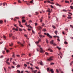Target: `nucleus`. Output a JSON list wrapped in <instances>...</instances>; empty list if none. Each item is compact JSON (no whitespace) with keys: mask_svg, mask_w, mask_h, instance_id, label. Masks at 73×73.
I'll return each mask as SVG.
<instances>
[{"mask_svg":"<svg viewBox=\"0 0 73 73\" xmlns=\"http://www.w3.org/2000/svg\"><path fill=\"white\" fill-rule=\"evenodd\" d=\"M62 11L63 12H67V11L65 9H63V10Z\"/></svg>","mask_w":73,"mask_h":73,"instance_id":"obj_19","label":"nucleus"},{"mask_svg":"<svg viewBox=\"0 0 73 73\" xmlns=\"http://www.w3.org/2000/svg\"><path fill=\"white\" fill-rule=\"evenodd\" d=\"M42 19H40V22H41V23H42Z\"/></svg>","mask_w":73,"mask_h":73,"instance_id":"obj_25","label":"nucleus"},{"mask_svg":"<svg viewBox=\"0 0 73 73\" xmlns=\"http://www.w3.org/2000/svg\"><path fill=\"white\" fill-rule=\"evenodd\" d=\"M3 6H5V4L4 3H3Z\"/></svg>","mask_w":73,"mask_h":73,"instance_id":"obj_64","label":"nucleus"},{"mask_svg":"<svg viewBox=\"0 0 73 73\" xmlns=\"http://www.w3.org/2000/svg\"><path fill=\"white\" fill-rule=\"evenodd\" d=\"M19 31H22L23 30L21 29H19Z\"/></svg>","mask_w":73,"mask_h":73,"instance_id":"obj_29","label":"nucleus"},{"mask_svg":"<svg viewBox=\"0 0 73 73\" xmlns=\"http://www.w3.org/2000/svg\"><path fill=\"white\" fill-rule=\"evenodd\" d=\"M59 71L60 72H61H61H62V71L60 69Z\"/></svg>","mask_w":73,"mask_h":73,"instance_id":"obj_56","label":"nucleus"},{"mask_svg":"<svg viewBox=\"0 0 73 73\" xmlns=\"http://www.w3.org/2000/svg\"><path fill=\"white\" fill-rule=\"evenodd\" d=\"M70 7L71 9H73V6H71Z\"/></svg>","mask_w":73,"mask_h":73,"instance_id":"obj_33","label":"nucleus"},{"mask_svg":"<svg viewBox=\"0 0 73 73\" xmlns=\"http://www.w3.org/2000/svg\"><path fill=\"white\" fill-rule=\"evenodd\" d=\"M56 5H57V6H58L59 5V4L57 3L55 4Z\"/></svg>","mask_w":73,"mask_h":73,"instance_id":"obj_52","label":"nucleus"},{"mask_svg":"<svg viewBox=\"0 0 73 73\" xmlns=\"http://www.w3.org/2000/svg\"><path fill=\"white\" fill-rule=\"evenodd\" d=\"M9 58L7 59V60H6L5 61V62H8V61H9Z\"/></svg>","mask_w":73,"mask_h":73,"instance_id":"obj_38","label":"nucleus"},{"mask_svg":"<svg viewBox=\"0 0 73 73\" xmlns=\"http://www.w3.org/2000/svg\"><path fill=\"white\" fill-rule=\"evenodd\" d=\"M25 54H21V57H23V56H25Z\"/></svg>","mask_w":73,"mask_h":73,"instance_id":"obj_20","label":"nucleus"},{"mask_svg":"<svg viewBox=\"0 0 73 73\" xmlns=\"http://www.w3.org/2000/svg\"><path fill=\"white\" fill-rule=\"evenodd\" d=\"M36 50L37 52H39V50H38V48L36 49Z\"/></svg>","mask_w":73,"mask_h":73,"instance_id":"obj_55","label":"nucleus"},{"mask_svg":"<svg viewBox=\"0 0 73 73\" xmlns=\"http://www.w3.org/2000/svg\"><path fill=\"white\" fill-rule=\"evenodd\" d=\"M64 44H67V42L66 41L65 42Z\"/></svg>","mask_w":73,"mask_h":73,"instance_id":"obj_59","label":"nucleus"},{"mask_svg":"<svg viewBox=\"0 0 73 73\" xmlns=\"http://www.w3.org/2000/svg\"><path fill=\"white\" fill-rule=\"evenodd\" d=\"M68 19H71V18H72V17H67Z\"/></svg>","mask_w":73,"mask_h":73,"instance_id":"obj_30","label":"nucleus"},{"mask_svg":"<svg viewBox=\"0 0 73 73\" xmlns=\"http://www.w3.org/2000/svg\"><path fill=\"white\" fill-rule=\"evenodd\" d=\"M35 15H38V12H36Z\"/></svg>","mask_w":73,"mask_h":73,"instance_id":"obj_17","label":"nucleus"},{"mask_svg":"<svg viewBox=\"0 0 73 73\" xmlns=\"http://www.w3.org/2000/svg\"><path fill=\"white\" fill-rule=\"evenodd\" d=\"M52 28H54V29H55V28H56L55 27V26H53V25L52 26Z\"/></svg>","mask_w":73,"mask_h":73,"instance_id":"obj_36","label":"nucleus"},{"mask_svg":"<svg viewBox=\"0 0 73 73\" xmlns=\"http://www.w3.org/2000/svg\"><path fill=\"white\" fill-rule=\"evenodd\" d=\"M39 37H40V38H43V37H45V36H43L42 35H40Z\"/></svg>","mask_w":73,"mask_h":73,"instance_id":"obj_8","label":"nucleus"},{"mask_svg":"<svg viewBox=\"0 0 73 73\" xmlns=\"http://www.w3.org/2000/svg\"><path fill=\"white\" fill-rule=\"evenodd\" d=\"M56 71L58 73H59V72L58 70L56 69Z\"/></svg>","mask_w":73,"mask_h":73,"instance_id":"obj_46","label":"nucleus"},{"mask_svg":"<svg viewBox=\"0 0 73 73\" xmlns=\"http://www.w3.org/2000/svg\"><path fill=\"white\" fill-rule=\"evenodd\" d=\"M9 45L10 46H13V43H11V44H9Z\"/></svg>","mask_w":73,"mask_h":73,"instance_id":"obj_21","label":"nucleus"},{"mask_svg":"<svg viewBox=\"0 0 73 73\" xmlns=\"http://www.w3.org/2000/svg\"><path fill=\"white\" fill-rule=\"evenodd\" d=\"M48 50H50V52H53V50H52L50 48H48Z\"/></svg>","mask_w":73,"mask_h":73,"instance_id":"obj_10","label":"nucleus"},{"mask_svg":"<svg viewBox=\"0 0 73 73\" xmlns=\"http://www.w3.org/2000/svg\"><path fill=\"white\" fill-rule=\"evenodd\" d=\"M46 29H44L43 30H42V31H43V32H45V31H46Z\"/></svg>","mask_w":73,"mask_h":73,"instance_id":"obj_40","label":"nucleus"},{"mask_svg":"<svg viewBox=\"0 0 73 73\" xmlns=\"http://www.w3.org/2000/svg\"><path fill=\"white\" fill-rule=\"evenodd\" d=\"M29 17H31V16H32V15H29Z\"/></svg>","mask_w":73,"mask_h":73,"instance_id":"obj_57","label":"nucleus"},{"mask_svg":"<svg viewBox=\"0 0 73 73\" xmlns=\"http://www.w3.org/2000/svg\"><path fill=\"white\" fill-rule=\"evenodd\" d=\"M50 43L51 44H53V45H54V46H56V44L53 42V40H52L50 42Z\"/></svg>","mask_w":73,"mask_h":73,"instance_id":"obj_3","label":"nucleus"},{"mask_svg":"<svg viewBox=\"0 0 73 73\" xmlns=\"http://www.w3.org/2000/svg\"><path fill=\"white\" fill-rule=\"evenodd\" d=\"M30 3H33V1H30Z\"/></svg>","mask_w":73,"mask_h":73,"instance_id":"obj_51","label":"nucleus"},{"mask_svg":"<svg viewBox=\"0 0 73 73\" xmlns=\"http://www.w3.org/2000/svg\"><path fill=\"white\" fill-rule=\"evenodd\" d=\"M27 5H30V4L28 3H27Z\"/></svg>","mask_w":73,"mask_h":73,"instance_id":"obj_48","label":"nucleus"},{"mask_svg":"<svg viewBox=\"0 0 73 73\" xmlns=\"http://www.w3.org/2000/svg\"><path fill=\"white\" fill-rule=\"evenodd\" d=\"M42 27H44V25H45V24H44V23H42Z\"/></svg>","mask_w":73,"mask_h":73,"instance_id":"obj_18","label":"nucleus"},{"mask_svg":"<svg viewBox=\"0 0 73 73\" xmlns=\"http://www.w3.org/2000/svg\"><path fill=\"white\" fill-rule=\"evenodd\" d=\"M20 65L18 64L17 65V68H20Z\"/></svg>","mask_w":73,"mask_h":73,"instance_id":"obj_13","label":"nucleus"},{"mask_svg":"<svg viewBox=\"0 0 73 73\" xmlns=\"http://www.w3.org/2000/svg\"><path fill=\"white\" fill-rule=\"evenodd\" d=\"M13 64H14V65H16V63H15V62L14 61H13Z\"/></svg>","mask_w":73,"mask_h":73,"instance_id":"obj_14","label":"nucleus"},{"mask_svg":"<svg viewBox=\"0 0 73 73\" xmlns=\"http://www.w3.org/2000/svg\"><path fill=\"white\" fill-rule=\"evenodd\" d=\"M30 69L31 70L32 72H33V68H30Z\"/></svg>","mask_w":73,"mask_h":73,"instance_id":"obj_28","label":"nucleus"},{"mask_svg":"<svg viewBox=\"0 0 73 73\" xmlns=\"http://www.w3.org/2000/svg\"><path fill=\"white\" fill-rule=\"evenodd\" d=\"M3 23V21L1 20L0 21V24H2Z\"/></svg>","mask_w":73,"mask_h":73,"instance_id":"obj_39","label":"nucleus"},{"mask_svg":"<svg viewBox=\"0 0 73 73\" xmlns=\"http://www.w3.org/2000/svg\"><path fill=\"white\" fill-rule=\"evenodd\" d=\"M50 7L51 8H54L53 6H52V5H50Z\"/></svg>","mask_w":73,"mask_h":73,"instance_id":"obj_45","label":"nucleus"},{"mask_svg":"<svg viewBox=\"0 0 73 73\" xmlns=\"http://www.w3.org/2000/svg\"><path fill=\"white\" fill-rule=\"evenodd\" d=\"M39 63L41 65H44L43 62H42L41 61H40L39 62Z\"/></svg>","mask_w":73,"mask_h":73,"instance_id":"obj_7","label":"nucleus"},{"mask_svg":"<svg viewBox=\"0 0 73 73\" xmlns=\"http://www.w3.org/2000/svg\"><path fill=\"white\" fill-rule=\"evenodd\" d=\"M18 22L19 23V24H21V22L20 21H19Z\"/></svg>","mask_w":73,"mask_h":73,"instance_id":"obj_44","label":"nucleus"},{"mask_svg":"<svg viewBox=\"0 0 73 73\" xmlns=\"http://www.w3.org/2000/svg\"><path fill=\"white\" fill-rule=\"evenodd\" d=\"M46 42L47 43V44H48V43H49V42H48V40H47V39H46Z\"/></svg>","mask_w":73,"mask_h":73,"instance_id":"obj_26","label":"nucleus"},{"mask_svg":"<svg viewBox=\"0 0 73 73\" xmlns=\"http://www.w3.org/2000/svg\"><path fill=\"white\" fill-rule=\"evenodd\" d=\"M4 70H5V71H6V72L7 71V69H5V68H4Z\"/></svg>","mask_w":73,"mask_h":73,"instance_id":"obj_53","label":"nucleus"},{"mask_svg":"<svg viewBox=\"0 0 73 73\" xmlns=\"http://www.w3.org/2000/svg\"><path fill=\"white\" fill-rule=\"evenodd\" d=\"M18 44L21 45V46H24V45L19 42H18Z\"/></svg>","mask_w":73,"mask_h":73,"instance_id":"obj_6","label":"nucleus"},{"mask_svg":"<svg viewBox=\"0 0 73 73\" xmlns=\"http://www.w3.org/2000/svg\"><path fill=\"white\" fill-rule=\"evenodd\" d=\"M47 12H48L49 13H50V9L49 8H48V9Z\"/></svg>","mask_w":73,"mask_h":73,"instance_id":"obj_11","label":"nucleus"},{"mask_svg":"<svg viewBox=\"0 0 73 73\" xmlns=\"http://www.w3.org/2000/svg\"><path fill=\"white\" fill-rule=\"evenodd\" d=\"M25 20H23L22 21V23H24V22H25Z\"/></svg>","mask_w":73,"mask_h":73,"instance_id":"obj_22","label":"nucleus"},{"mask_svg":"<svg viewBox=\"0 0 73 73\" xmlns=\"http://www.w3.org/2000/svg\"><path fill=\"white\" fill-rule=\"evenodd\" d=\"M41 41V39H39L38 41L36 42H35L36 44H38L39 43V42Z\"/></svg>","mask_w":73,"mask_h":73,"instance_id":"obj_9","label":"nucleus"},{"mask_svg":"<svg viewBox=\"0 0 73 73\" xmlns=\"http://www.w3.org/2000/svg\"><path fill=\"white\" fill-rule=\"evenodd\" d=\"M38 28L39 29H41V27L40 26H39L38 27Z\"/></svg>","mask_w":73,"mask_h":73,"instance_id":"obj_49","label":"nucleus"},{"mask_svg":"<svg viewBox=\"0 0 73 73\" xmlns=\"http://www.w3.org/2000/svg\"><path fill=\"white\" fill-rule=\"evenodd\" d=\"M29 23H32V21L31 20H30L29 21Z\"/></svg>","mask_w":73,"mask_h":73,"instance_id":"obj_43","label":"nucleus"},{"mask_svg":"<svg viewBox=\"0 0 73 73\" xmlns=\"http://www.w3.org/2000/svg\"><path fill=\"white\" fill-rule=\"evenodd\" d=\"M47 3H50V1H47Z\"/></svg>","mask_w":73,"mask_h":73,"instance_id":"obj_63","label":"nucleus"},{"mask_svg":"<svg viewBox=\"0 0 73 73\" xmlns=\"http://www.w3.org/2000/svg\"><path fill=\"white\" fill-rule=\"evenodd\" d=\"M24 66H25V67H26V68H27V65L26 64H24Z\"/></svg>","mask_w":73,"mask_h":73,"instance_id":"obj_23","label":"nucleus"},{"mask_svg":"<svg viewBox=\"0 0 73 73\" xmlns=\"http://www.w3.org/2000/svg\"><path fill=\"white\" fill-rule=\"evenodd\" d=\"M26 64H29V62H26Z\"/></svg>","mask_w":73,"mask_h":73,"instance_id":"obj_61","label":"nucleus"},{"mask_svg":"<svg viewBox=\"0 0 73 73\" xmlns=\"http://www.w3.org/2000/svg\"><path fill=\"white\" fill-rule=\"evenodd\" d=\"M25 72H27V73H30V72H28V71H26Z\"/></svg>","mask_w":73,"mask_h":73,"instance_id":"obj_47","label":"nucleus"},{"mask_svg":"<svg viewBox=\"0 0 73 73\" xmlns=\"http://www.w3.org/2000/svg\"><path fill=\"white\" fill-rule=\"evenodd\" d=\"M46 35L48 36V37H49V38H52V37L48 33H47Z\"/></svg>","mask_w":73,"mask_h":73,"instance_id":"obj_5","label":"nucleus"},{"mask_svg":"<svg viewBox=\"0 0 73 73\" xmlns=\"http://www.w3.org/2000/svg\"><path fill=\"white\" fill-rule=\"evenodd\" d=\"M51 4H54V3L53 2H50V3Z\"/></svg>","mask_w":73,"mask_h":73,"instance_id":"obj_54","label":"nucleus"},{"mask_svg":"<svg viewBox=\"0 0 73 73\" xmlns=\"http://www.w3.org/2000/svg\"><path fill=\"white\" fill-rule=\"evenodd\" d=\"M38 47L40 48V53H43L44 52V50H42V48H41V46H38Z\"/></svg>","mask_w":73,"mask_h":73,"instance_id":"obj_2","label":"nucleus"},{"mask_svg":"<svg viewBox=\"0 0 73 73\" xmlns=\"http://www.w3.org/2000/svg\"><path fill=\"white\" fill-rule=\"evenodd\" d=\"M32 31L33 33H35V32L33 31V30L32 29Z\"/></svg>","mask_w":73,"mask_h":73,"instance_id":"obj_42","label":"nucleus"},{"mask_svg":"<svg viewBox=\"0 0 73 73\" xmlns=\"http://www.w3.org/2000/svg\"><path fill=\"white\" fill-rule=\"evenodd\" d=\"M12 36V34H9V37H11Z\"/></svg>","mask_w":73,"mask_h":73,"instance_id":"obj_31","label":"nucleus"},{"mask_svg":"<svg viewBox=\"0 0 73 73\" xmlns=\"http://www.w3.org/2000/svg\"><path fill=\"white\" fill-rule=\"evenodd\" d=\"M6 63L7 64V65H10V63L8 62H6Z\"/></svg>","mask_w":73,"mask_h":73,"instance_id":"obj_12","label":"nucleus"},{"mask_svg":"<svg viewBox=\"0 0 73 73\" xmlns=\"http://www.w3.org/2000/svg\"><path fill=\"white\" fill-rule=\"evenodd\" d=\"M53 56L50 57V58L47 60H48V61H50L53 60Z\"/></svg>","mask_w":73,"mask_h":73,"instance_id":"obj_4","label":"nucleus"},{"mask_svg":"<svg viewBox=\"0 0 73 73\" xmlns=\"http://www.w3.org/2000/svg\"><path fill=\"white\" fill-rule=\"evenodd\" d=\"M47 71L48 72H50V71L51 73H54V71L53 70V69H51L50 68H47Z\"/></svg>","mask_w":73,"mask_h":73,"instance_id":"obj_1","label":"nucleus"},{"mask_svg":"<svg viewBox=\"0 0 73 73\" xmlns=\"http://www.w3.org/2000/svg\"><path fill=\"white\" fill-rule=\"evenodd\" d=\"M57 40L58 41H60V39L59 38H58L57 39Z\"/></svg>","mask_w":73,"mask_h":73,"instance_id":"obj_58","label":"nucleus"},{"mask_svg":"<svg viewBox=\"0 0 73 73\" xmlns=\"http://www.w3.org/2000/svg\"><path fill=\"white\" fill-rule=\"evenodd\" d=\"M15 19H19V17H15Z\"/></svg>","mask_w":73,"mask_h":73,"instance_id":"obj_50","label":"nucleus"},{"mask_svg":"<svg viewBox=\"0 0 73 73\" xmlns=\"http://www.w3.org/2000/svg\"><path fill=\"white\" fill-rule=\"evenodd\" d=\"M12 57H14V58H15V54H14V53H13V54L12 55Z\"/></svg>","mask_w":73,"mask_h":73,"instance_id":"obj_16","label":"nucleus"},{"mask_svg":"<svg viewBox=\"0 0 73 73\" xmlns=\"http://www.w3.org/2000/svg\"><path fill=\"white\" fill-rule=\"evenodd\" d=\"M54 63H50L51 65H54Z\"/></svg>","mask_w":73,"mask_h":73,"instance_id":"obj_34","label":"nucleus"},{"mask_svg":"<svg viewBox=\"0 0 73 73\" xmlns=\"http://www.w3.org/2000/svg\"><path fill=\"white\" fill-rule=\"evenodd\" d=\"M45 54H46V55H47V56H48V52H45Z\"/></svg>","mask_w":73,"mask_h":73,"instance_id":"obj_37","label":"nucleus"},{"mask_svg":"<svg viewBox=\"0 0 73 73\" xmlns=\"http://www.w3.org/2000/svg\"><path fill=\"white\" fill-rule=\"evenodd\" d=\"M17 57H20V55H17Z\"/></svg>","mask_w":73,"mask_h":73,"instance_id":"obj_62","label":"nucleus"},{"mask_svg":"<svg viewBox=\"0 0 73 73\" xmlns=\"http://www.w3.org/2000/svg\"><path fill=\"white\" fill-rule=\"evenodd\" d=\"M65 3H69V1H65Z\"/></svg>","mask_w":73,"mask_h":73,"instance_id":"obj_27","label":"nucleus"},{"mask_svg":"<svg viewBox=\"0 0 73 73\" xmlns=\"http://www.w3.org/2000/svg\"><path fill=\"white\" fill-rule=\"evenodd\" d=\"M3 38H4V39H5V40L6 38V36H3Z\"/></svg>","mask_w":73,"mask_h":73,"instance_id":"obj_41","label":"nucleus"},{"mask_svg":"<svg viewBox=\"0 0 73 73\" xmlns=\"http://www.w3.org/2000/svg\"><path fill=\"white\" fill-rule=\"evenodd\" d=\"M19 27H22H22H23V26H22L21 25V24H19Z\"/></svg>","mask_w":73,"mask_h":73,"instance_id":"obj_24","label":"nucleus"},{"mask_svg":"<svg viewBox=\"0 0 73 73\" xmlns=\"http://www.w3.org/2000/svg\"><path fill=\"white\" fill-rule=\"evenodd\" d=\"M18 1V2L19 3H21V1L20 0Z\"/></svg>","mask_w":73,"mask_h":73,"instance_id":"obj_35","label":"nucleus"},{"mask_svg":"<svg viewBox=\"0 0 73 73\" xmlns=\"http://www.w3.org/2000/svg\"><path fill=\"white\" fill-rule=\"evenodd\" d=\"M68 13H69V14H70V15H72V13L70 12H69Z\"/></svg>","mask_w":73,"mask_h":73,"instance_id":"obj_60","label":"nucleus"},{"mask_svg":"<svg viewBox=\"0 0 73 73\" xmlns=\"http://www.w3.org/2000/svg\"><path fill=\"white\" fill-rule=\"evenodd\" d=\"M54 33H55V34H56V35H57L58 32L57 31H55L54 32Z\"/></svg>","mask_w":73,"mask_h":73,"instance_id":"obj_15","label":"nucleus"},{"mask_svg":"<svg viewBox=\"0 0 73 73\" xmlns=\"http://www.w3.org/2000/svg\"><path fill=\"white\" fill-rule=\"evenodd\" d=\"M18 73H20V71L19 70H17Z\"/></svg>","mask_w":73,"mask_h":73,"instance_id":"obj_32","label":"nucleus"}]
</instances>
